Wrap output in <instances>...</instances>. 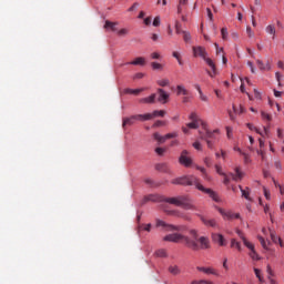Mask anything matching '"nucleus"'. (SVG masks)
I'll return each mask as SVG.
<instances>
[{"label": "nucleus", "mask_w": 284, "mask_h": 284, "mask_svg": "<svg viewBox=\"0 0 284 284\" xmlns=\"http://www.w3.org/2000/svg\"><path fill=\"white\" fill-rule=\"evenodd\" d=\"M171 183L173 185H195L196 190H200V192H204V194H209L210 199L215 201V203L221 202V197H219V194H216V192H214L212 189H205V186L199 183V178L194 175L176 178L173 179Z\"/></svg>", "instance_id": "1"}, {"label": "nucleus", "mask_w": 284, "mask_h": 284, "mask_svg": "<svg viewBox=\"0 0 284 284\" xmlns=\"http://www.w3.org/2000/svg\"><path fill=\"white\" fill-rule=\"evenodd\" d=\"M164 203L170 205H175L176 207H182L183 210H196L194 201H192L189 195H180L176 197H164L162 200Z\"/></svg>", "instance_id": "2"}, {"label": "nucleus", "mask_w": 284, "mask_h": 284, "mask_svg": "<svg viewBox=\"0 0 284 284\" xmlns=\"http://www.w3.org/2000/svg\"><path fill=\"white\" fill-rule=\"evenodd\" d=\"M193 57H201L205 61L206 65L211 68L212 71H206L207 74L214 79L216 75V64L210 58H207V51L203 47H193Z\"/></svg>", "instance_id": "3"}, {"label": "nucleus", "mask_w": 284, "mask_h": 284, "mask_svg": "<svg viewBox=\"0 0 284 284\" xmlns=\"http://www.w3.org/2000/svg\"><path fill=\"white\" fill-rule=\"evenodd\" d=\"M163 241H166L169 243H181V241H184L185 245L190 247V250H199V246L196 245V241L191 240L190 237L180 234V233H172L163 237Z\"/></svg>", "instance_id": "4"}, {"label": "nucleus", "mask_w": 284, "mask_h": 284, "mask_svg": "<svg viewBox=\"0 0 284 284\" xmlns=\"http://www.w3.org/2000/svg\"><path fill=\"white\" fill-rule=\"evenodd\" d=\"M189 234L192 236L193 241H195L197 248H191L194 252H199V250H210V240L205 236L199 237V231L192 229L189 231Z\"/></svg>", "instance_id": "5"}, {"label": "nucleus", "mask_w": 284, "mask_h": 284, "mask_svg": "<svg viewBox=\"0 0 284 284\" xmlns=\"http://www.w3.org/2000/svg\"><path fill=\"white\" fill-rule=\"evenodd\" d=\"M156 227H162L164 232H187V226L185 225L168 224L162 220H156Z\"/></svg>", "instance_id": "6"}, {"label": "nucleus", "mask_w": 284, "mask_h": 284, "mask_svg": "<svg viewBox=\"0 0 284 284\" xmlns=\"http://www.w3.org/2000/svg\"><path fill=\"white\" fill-rule=\"evenodd\" d=\"M189 154L190 151L183 150L179 158V163L184 165V168H190V165H192V158L187 156Z\"/></svg>", "instance_id": "7"}, {"label": "nucleus", "mask_w": 284, "mask_h": 284, "mask_svg": "<svg viewBox=\"0 0 284 284\" xmlns=\"http://www.w3.org/2000/svg\"><path fill=\"white\" fill-rule=\"evenodd\" d=\"M245 247L250 250L248 256H251L252 261H261V256L258 253H256V250L254 248V244L250 241H244Z\"/></svg>", "instance_id": "8"}, {"label": "nucleus", "mask_w": 284, "mask_h": 284, "mask_svg": "<svg viewBox=\"0 0 284 284\" xmlns=\"http://www.w3.org/2000/svg\"><path fill=\"white\" fill-rule=\"evenodd\" d=\"M261 116H262L263 121L267 122V125L264 126V134H265V136H268V134H270V125L272 123V114H270V113H267L265 111H261Z\"/></svg>", "instance_id": "9"}, {"label": "nucleus", "mask_w": 284, "mask_h": 284, "mask_svg": "<svg viewBox=\"0 0 284 284\" xmlns=\"http://www.w3.org/2000/svg\"><path fill=\"white\" fill-rule=\"evenodd\" d=\"M158 102L162 103L163 105H165V103H168V101H170V93L165 92V90L163 89H158Z\"/></svg>", "instance_id": "10"}, {"label": "nucleus", "mask_w": 284, "mask_h": 284, "mask_svg": "<svg viewBox=\"0 0 284 284\" xmlns=\"http://www.w3.org/2000/svg\"><path fill=\"white\" fill-rule=\"evenodd\" d=\"M216 133H219V130H206L204 132L200 131V139H202V141H210V139H214V134Z\"/></svg>", "instance_id": "11"}, {"label": "nucleus", "mask_w": 284, "mask_h": 284, "mask_svg": "<svg viewBox=\"0 0 284 284\" xmlns=\"http://www.w3.org/2000/svg\"><path fill=\"white\" fill-rule=\"evenodd\" d=\"M139 121L138 115H131L129 118H123L122 119V128L125 129L128 125H134Z\"/></svg>", "instance_id": "12"}, {"label": "nucleus", "mask_w": 284, "mask_h": 284, "mask_svg": "<svg viewBox=\"0 0 284 284\" xmlns=\"http://www.w3.org/2000/svg\"><path fill=\"white\" fill-rule=\"evenodd\" d=\"M200 220L206 227H219V224L216 223V220H214V219H207V217L201 215Z\"/></svg>", "instance_id": "13"}, {"label": "nucleus", "mask_w": 284, "mask_h": 284, "mask_svg": "<svg viewBox=\"0 0 284 284\" xmlns=\"http://www.w3.org/2000/svg\"><path fill=\"white\" fill-rule=\"evenodd\" d=\"M230 176H231L232 181H243L245 173H243V171H241V168L236 166L235 173H230Z\"/></svg>", "instance_id": "14"}, {"label": "nucleus", "mask_w": 284, "mask_h": 284, "mask_svg": "<svg viewBox=\"0 0 284 284\" xmlns=\"http://www.w3.org/2000/svg\"><path fill=\"white\" fill-rule=\"evenodd\" d=\"M155 170L164 174H172V170L170 169V165H168V163H158L155 165Z\"/></svg>", "instance_id": "15"}, {"label": "nucleus", "mask_w": 284, "mask_h": 284, "mask_svg": "<svg viewBox=\"0 0 284 284\" xmlns=\"http://www.w3.org/2000/svg\"><path fill=\"white\" fill-rule=\"evenodd\" d=\"M212 239H213L214 243H219L221 245V247H224V245H227V241L225 240L223 234L214 233L212 235Z\"/></svg>", "instance_id": "16"}, {"label": "nucleus", "mask_w": 284, "mask_h": 284, "mask_svg": "<svg viewBox=\"0 0 284 284\" xmlns=\"http://www.w3.org/2000/svg\"><path fill=\"white\" fill-rule=\"evenodd\" d=\"M189 3H190V0H179L178 14H183V12H187Z\"/></svg>", "instance_id": "17"}, {"label": "nucleus", "mask_w": 284, "mask_h": 284, "mask_svg": "<svg viewBox=\"0 0 284 284\" xmlns=\"http://www.w3.org/2000/svg\"><path fill=\"white\" fill-rule=\"evenodd\" d=\"M196 270L199 272H203L204 274H212L213 276H219V273H216V270L212 267L197 266Z\"/></svg>", "instance_id": "18"}, {"label": "nucleus", "mask_w": 284, "mask_h": 284, "mask_svg": "<svg viewBox=\"0 0 284 284\" xmlns=\"http://www.w3.org/2000/svg\"><path fill=\"white\" fill-rule=\"evenodd\" d=\"M140 103H156V93L151 94L150 97L140 99Z\"/></svg>", "instance_id": "19"}, {"label": "nucleus", "mask_w": 284, "mask_h": 284, "mask_svg": "<svg viewBox=\"0 0 284 284\" xmlns=\"http://www.w3.org/2000/svg\"><path fill=\"white\" fill-rule=\"evenodd\" d=\"M266 34H271L272 39H276V27L274 24H268L265 28Z\"/></svg>", "instance_id": "20"}, {"label": "nucleus", "mask_w": 284, "mask_h": 284, "mask_svg": "<svg viewBox=\"0 0 284 284\" xmlns=\"http://www.w3.org/2000/svg\"><path fill=\"white\" fill-rule=\"evenodd\" d=\"M126 65H145V58L138 57L133 61L128 62Z\"/></svg>", "instance_id": "21"}, {"label": "nucleus", "mask_w": 284, "mask_h": 284, "mask_svg": "<svg viewBox=\"0 0 284 284\" xmlns=\"http://www.w3.org/2000/svg\"><path fill=\"white\" fill-rule=\"evenodd\" d=\"M139 121H151L154 119L153 113H145V114H136Z\"/></svg>", "instance_id": "22"}, {"label": "nucleus", "mask_w": 284, "mask_h": 284, "mask_svg": "<svg viewBox=\"0 0 284 284\" xmlns=\"http://www.w3.org/2000/svg\"><path fill=\"white\" fill-rule=\"evenodd\" d=\"M224 219H227L229 221H234V219H241V214L229 211L226 212V216Z\"/></svg>", "instance_id": "23"}, {"label": "nucleus", "mask_w": 284, "mask_h": 284, "mask_svg": "<svg viewBox=\"0 0 284 284\" xmlns=\"http://www.w3.org/2000/svg\"><path fill=\"white\" fill-rule=\"evenodd\" d=\"M241 192H242V196H244V199H246V201H252V197H250V187L243 189V186H239Z\"/></svg>", "instance_id": "24"}, {"label": "nucleus", "mask_w": 284, "mask_h": 284, "mask_svg": "<svg viewBox=\"0 0 284 284\" xmlns=\"http://www.w3.org/2000/svg\"><path fill=\"white\" fill-rule=\"evenodd\" d=\"M256 63H257L260 70H272V65L270 64V62H267L265 64V63H263V61L257 60Z\"/></svg>", "instance_id": "25"}, {"label": "nucleus", "mask_w": 284, "mask_h": 284, "mask_svg": "<svg viewBox=\"0 0 284 284\" xmlns=\"http://www.w3.org/2000/svg\"><path fill=\"white\" fill-rule=\"evenodd\" d=\"M170 274H173V276H178V274H181V268H179L176 265H171L169 267Z\"/></svg>", "instance_id": "26"}, {"label": "nucleus", "mask_w": 284, "mask_h": 284, "mask_svg": "<svg viewBox=\"0 0 284 284\" xmlns=\"http://www.w3.org/2000/svg\"><path fill=\"white\" fill-rule=\"evenodd\" d=\"M189 119H190L191 122L202 123V119L199 118V114H196V112H192V113L189 115Z\"/></svg>", "instance_id": "27"}, {"label": "nucleus", "mask_w": 284, "mask_h": 284, "mask_svg": "<svg viewBox=\"0 0 284 284\" xmlns=\"http://www.w3.org/2000/svg\"><path fill=\"white\" fill-rule=\"evenodd\" d=\"M144 89H125V94H141Z\"/></svg>", "instance_id": "28"}, {"label": "nucleus", "mask_w": 284, "mask_h": 284, "mask_svg": "<svg viewBox=\"0 0 284 284\" xmlns=\"http://www.w3.org/2000/svg\"><path fill=\"white\" fill-rule=\"evenodd\" d=\"M182 34H183V41L185 43H190V41H192V34H190L189 31H182Z\"/></svg>", "instance_id": "29"}, {"label": "nucleus", "mask_w": 284, "mask_h": 284, "mask_svg": "<svg viewBox=\"0 0 284 284\" xmlns=\"http://www.w3.org/2000/svg\"><path fill=\"white\" fill-rule=\"evenodd\" d=\"M247 128H248V130H253V131L256 132L257 134H261V136H266V135H265V132H264V133L261 132V130H258V128L254 126V124H252V123H248V124H247Z\"/></svg>", "instance_id": "30"}, {"label": "nucleus", "mask_w": 284, "mask_h": 284, "mask_svg": "<svg viewBox=\"0 0 284 284\" xmlns=\"http://www.w3.org/2000/svg\"><path fill=\"white\" fill-rule=\"evenodd\" d=\"M241 155L244 158L245 165H250V163H252V158L250 156V154H247L245 152H241Z\"/></svg>", "instance_id": "31"}, {"label": "nucleus", "mask_w": 284, "mask_h": 284, "mask_svg": "<svg viewBox=\"0 0 284 284\" xmlns=\"http://www.w3.org/2000/svg\"><path fill=\"white\" fill-rule=\"evenodd\" d=\"M231 247H236L239 252H241L243 248L241 247V243L237 242L235 239L231 240Z\"/></svg>", "instance_id": "32"}, {"label": "nucleus", "mask_w": 284, "mask_h": 284, "mask_svg": "<svg viewBox=\"0 0 284 284\" xmlns=\"http://www.w3.org/2000/svg\"><path fill=\"white\" fill-rule=\"evenodd\" d=\"M156 83H158V85H160V88H166V85H170V80L162 79V80H158Z\"/></svg>", "instance_id": "33"}, {"label": "nucleus", "mask_w": 284, "mask_h": 284, "mask_svg": "<svg viewBox=\"0 0 284 284\" xmlns=\"http://www.w3.org/2000/svg\"><path fill=\"white\" fill-rule=\"evenodd\" d=\"M199 125H201V122L186 123V128H189L190 130H199Z\"/></svg>", "instance_id": "34"}, {"label": "nucleus", "mask_w": 284, "mask_h": 284, "mask_svg": "<svg viewBox=\"0 0 284 284\" xmlns=\"http://www.w3.org/2000/svg\"><path fill=\"white\" fill-rule=\"evenodd\" d=\"M155 256H158L159 258H165L168 256V252H165V250H163V248L158 250L155 252Z\"/></svg>", "instance_id": "35"}, {"label": "nucleus", "mask_w": 284, "mask_h": 284, "mask_svg": "<svg viewBox=\"0 0 284 284\" xmlns=\"http://www.w3.org/2000/svg\"><path fill=\"white\" fill-rule=\"evenodd\" d=\"M176 90H178V94H183L184 97H187V94H189L185 87H183V85H178Z\"/></svg>", "instance_id": "36"}, {"label": "nucleus", "mask_w": 284, "mask_h": 284, "mask_svg": "<svg viewBox=\"0 0 284 284\" xmlns=\"http://www.w3.org/2000/svg\"><path fill=\"white\" fill-rule=\"evenodd\" d=\"M143 230H144V232H150V230H152V224H141L139 226V232H141Z\"/></svg>", "instance_id": "37"}, {"label": "nucleus", "mask_w": 284, "mask_h": 284, "mask_svg": "<svg viewBox=\"0 0 284 284\" xmlns=\"http://www.w3.org/2000/svg\"><path fill=\"white\" fill-rule=\"evenodd\" d=\"M183 32H185V31L181 28V22L175 21V33L183 34Z\"/></svg>", "instance_id": "38"}, {"label": "nucleus", "mask_w": 284, "mask_h": 284, "mask_svg": "<svg viewBox=\"0 0 284 284\" xmlns=\"http://www.w3.org/2000/svg\"><path fill=\"white\" fill-rule=\"evenodd\" d=\"M153 139H155V141H159V143H165V136H162L159 133H154Z\"/></svg>", "instance_id": "39"}, {"label": "nucleus", "mask_w": 284, "mask_h": 284, "mask_svg": "<svg viewBox=\"0 0 284 284\" xmlns=\"http://www.w3.org/2000/svg\"><path fill=\"white\" fill-rule=\"evenodd\" d=\"M196 170H200V172L203 175V179H206L207 181H210V176H207V172L205 171V168L203 166H196Z\"/></svg>", "instance_id": "40"}, {"label": "nucleus", "mask_w": 284, "mask_h": 284, "mask_svg": "<svg viewBox=\"0 0 284 284\" xmlns=\"http://www.w3.org/2000/svg\"><path fill=\"white\" fill-rule=\"evenodd\" d=\"M176 136H179L178 132L168 133L164 135V141H168V139H176Z\"/></svg>", "instance_id": "41"}, {"label": "nucleus", "mask_w": 284, "mask_h": 284, "mask_svg": "<svg viewBox=\"0 0 284 284\" xmlns=\"http://www.w3.org/2000/svg\"><path fill=\"white\" fill-rule=\"evenodd\" d=\"M254 273H255L256 278H258L260 283H263L264 278L261 275V270L254 268Z\"/></svg>", "instance_id": "42"}, {"label": "nucleus", "mask_w": 284, "mask_h": 284, "mask_svg": "<svg viewBox=\"0 0 284 284\" xmlns=\"http://www.w3.org/2000/svg\"><path fill=\"white\" fill-rule=\"evenodd\" d=\"M153 119L156 116H165V111L164 110H160V111H153Z\"/></svg>", "instance_id": "43"}, {"label": "nucleus", "mask_w": 284, "mask_h": 284, "mask_svg": "<svg viewBox=\"0 0 284 284\" xmlns=\"http://www.w3.org/2000/svg\"><path fill=\"white\" fill-rule=\"evenodd\" d=\"M115 26H116V23L106 21L104 24V28H111L114 32L116 30Z\"/></svg>", "instance_id": "44"}, {"label": "nucleus", "mask_w": 284, "mask_h": 284, "mask_svg": "<svg viewBox=\"0 0 284 284\" xmlns=\"http://www.w3.org/2000/svg\"><path fill=\"white\" fill-rule=\"evenodd\" d=\"M151 67L153 68V70H163V64L158 62H152Z\"/></svg>", "instance_id": "45"}, {"label": "nucleus", "mask_w": 284, "mask_h": 284, "mask_svg": "<svg viewBox=\"0 0 284 284\" xmlns=\"http://www.w3.org/2000/svg\"><path fill=\"white\" fill-rule=\"evenodd\" d=\"M233 111L235 112V114H243L245 112V108H243V105H240V111L236 110V105H233Z\"/></svg>", "instance_id": "46"}, {"label": "nucleus", "mask_w": 284, "mask_h": 284, "mask_svg": "<svg viewBox=\"0 0 284 284\" xmlns=\"http://www.w3.org/2000/svg\"><path fill=\"white\" fill-rule=\"evenodd\" d=\"M258 241L264 250H267V242H265V239L263 236H258Z\"/></svg>", "instance_id": "47"}, {"label": "nucleus", "mask_w": 284, "mask_h": 284, "mask_svg": "<svg viewBox=\"0 0 284 284\" xmlns=\"http://www.w3.org/2000/svg\"><path fill=\"white\" fill-rule=\"evenodd\" d=\"M153 26L155 28H159V26H161V17H155L153 20Z\"/></svg>", "instance_id": "48"}, {"label": "nucleus", "mask_w": 284, "mask_h": 284, "mask_svg": "<svg viewBox=\"0 0 284 284\" xmlns=\"http://www.w3.org/2000/svg\"><path fill=\"white\" fill-rule=\"evenodd\" d=\"M215 170L217 172V174H220L221 176H225V173H223V168H221V165L215 164Z\"/></svg>", "instance_id": "49"}, {"label": "nucleus", "mask_w": 284, "mask_h": 284, "mask_svg": "<svg viewBox=\"0 0 284 284\" xmlns=\"http://www.w3.org/2000/svg\"><path fill=\"white\" fill-rule=\"evenodd\" d=\"M204 164L206 168H212V159L211 158H204Z\"/></svg>", "instance_id": "50"}, {"label": "nucleus", "mask_w": 284, "mask_h": 284, "mask_svg": "<svg viewBox=\"0 0 284 284\" xmlns=\"http://www.w3.org/2000/svg\"><path fill=\"white\" fill-rule=\"evenodd\" d=\"M221 34H222V39L225 41V39H227V28H222Z\"/></svg>", "instance_id": "51"}, {"label": "nucleus", "mask_w": 284, "mask_h": 284, "mask_svg": "<svg viewBox=\"0 0 284 284\" xmlns=\"http://www.w3.org/2000/svg\"><path fill=\"white\" fill-rule=\"evenodd\" d=\"M193 148L195 150H199V151H202L203 150V146L201 145V142L196 141L193 143Z\"/></svg>", "instance_id": "52"}, {"label": "nucleus", "mask_w": 284, "mask_h": 284, "mask_svg": "<svg viewBox=\"0 0 284 284\" xmlns=\"http://www.w3.org/2000/svg\"><path fill=\"white\" fill-rule=\"evenodd\" d=\"M155 152H156V154H159V156H163V154L165 153V149H163V148H156V149H155Z\"/></svg>", "instance_id": "53"}, {"label": "nucleus", "mask_w": 284, "mask_h": 284, "mask_svg": "<svg viewBox=\"0 0 284 284\" xmlns=\"http://www.w3.org/2000/svg\"><path fill=\"white\" fill-rule=\"evenodd\" d=\"M237 236H240V239H242L243 243L245 244V241H247V239H245V235H243V232H241V230L236 231Z\"/></svg>", "instance_id": "54"}, {"label": "nucleus", "mask_w": 284, "mask_h": 284, "mask_svg": "<svg viewBox=\"0 0 284 284\" xmlns=\"http://www.w3.org/2000/svg\"><path fill=\"white\" fill-rule=\"evenodd\" d=\"M246 33L250 37V39H252V37H254V31H252V27L246 28Z\"/></svg>", "instance_id": "55"}, {"label": "nucleus", "mask_w": 284, "mask_h": 284, "mask_svg": "<svg viewBox=\"0 0 284 284\" xmlns=\"http://www.w3.org/2000/svg\"><path fill=\"white\" fill-rule=\"evenodd\" d=\"M271 239H272L273 243H278V239H281V237L276 236L274 234V232H271Z\"/></svg>", "instance_id": "56"}, {"label": "nucleus", "mask_w": 284, "mask_h": 284, "mask_svg": "<svg viewBox=\"0 0 284 284\" xmlns=\"http://www.w3.org/2000/svg\"><path fill=\"white\" fill-rule=\"evenodd\" d=\"M266 272H267L268 276H271V277L274 276V271H272V266L267 265Z\"/></svg>", "instance_id": "57"}, {"label": "nucleus", "mask_w": 284, "mask_h": 284, "mask_svg": "<svg viewBox=\"0 0 284 284\" xmlns=\"http://www.w3.org/2000/svg\"><path fill=\"white\" fill-rule=\"evenodd\" d=\"M192 284H211V283L205 280H201V281H193Z\"/></svg>", "instance_id": "58"}, {"label": "nucleus", "mask_w": 284, "mask_h": 284, "mask_svg": "<svg viewBox=\"0 0 284 284\" xmlns=\"http://www.w3.org/2000/svg\"><path fill=\"white\" fill-rule=\"evenodd\" d=\"M151 59H161V54L159 52L151 53Z\"/></svg>", "instance_id": "59"}, {"label": "nucleus", "mask_w": 284, "mask_h": 284, "mask_svg": "<svg viewBox=\"0 0 284 284\" xmlns=\"http://www.w3.org/2000/svg\"><path fill=\"white\" fill-rule=\"evenodd\" d=\"M128 29H121L120 31H119V34H120V37H125V34H128Z\"/></svg>", "instance_id": "60"}, {"label": "nucleus", "mask_w": 284, "mask_h": 284, "mask_svg": "<svg viewBox=\"0 0 284 284\" xmlns=\"http://www.w3.org/2000/svg\"><path fill=\"white\" fill-rule=\"evenodd\" d=\"M200 99H201V101H204L205 103H207V101H209L207 95H205L203 93H200Z\"/></svg>", "instance_id": "61"}, {"label": "nucleus", "mask_w": 284, "mask_h": 284, "mask_svg": "<svg viewBox=\"0 0 284 284\" xmlns=\"http://www.w3.org/2000/svg\"><path fill=\"white\" fill-rule=\"evenodd\" d=\"M215 48H216V54H221V52H223V48H219V43H214Z\"/></svg>", "instance_id": "62"}, {"label": "nucleus", "mask_w": 284, "mask_h": 284, "mask_svg": "<svg viewBox=\"0 0 284 284\" xmlns=\"http://www.w3.org/2000/svg\"><path fill=\"white\" fill-rule=\"evenodd\" d=\"M145 77L143 73H136L133 79H143Z\"/></svg>", "instance_id": "63"}, {"label": "nucleus", "mask_w": 284, "mask_h": 284, "mask_svg": "<svg viewBox=\"0 0 284 284\" xmlns=\"http://www.w3.org/2000/svg\"><path fill=\"white\" fill-rule=\"evenodd\" d=\"M148 201H156L155 195H149L145 197Z\"/></svg>", "instance_id": "64"}]
</instances>
